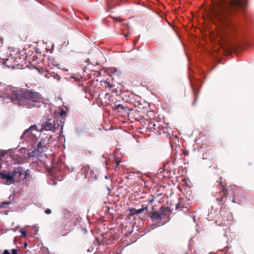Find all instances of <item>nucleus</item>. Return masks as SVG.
Masks as SVG:
<instances>
[{
  "mask_svg": "<svg viewBox=\"0 0 254 254\" xmlns=\"http://www.w3.org/2000/svg\"><path fill=\"white\" fill-rule=\"evenodd\" d=\"M246 6L247 2L244 0H217L212 7L211 14L228 34L236 28L229 19L230 8L233 7L244 8Z\"/></svg>",
  "mask_w": 254,
  "mask_h": 254,
  "instance_id": "1",
  "label": "nucleus"
},
{
  "mask_svg": "<svg viewBox=\"0 0 254 254\" xmlns=\"http://www.w3.org/2000/svg\"><path fill=\"white\" fill-rule=\"evenodd\" d=\"M9 98L14 104L27 108L40 107L43 104V98L40 93L26 88L12 91Z\"/></svg>",
  "mask_w": 254,
  "mask_h": 254,
  "instance_id": "2",
  "label": "nucleus"
},
{
  "mask_svg": "<svg viewBox=\"0 0 254 254\" xmlns=\"http://www.w3.org/2000/svg\"><path fill=\"white\" fill-rule=\"evenodd\" d=\"M64 122L60 121V124L58 123V121H56L52 119H48L43 122L41 127L39 128L36 125H32L29 128L26 129L21 136V138H30L31 139H36L37 135L36 133H39L43 130L52 131L56 132L58 130H62Z\"/></svg>",
  "mask_w": 254,
  "mask_h": 254,
  "instance_id": "3",
  "label": "nucleus"
},
{
  "mask_svg": "<svg viewBox=\"0 0 254 254\" xmlns=\"http://www.w3.org/2000/svg\"><path fill=\"white\" fill-rule=\"evenodd\" d=\"M217 182L218 184L216 187L218 190L215 192L214 196L216 197V201L222 205L220 208V215L223 218V220L225 221L227 219H230L232 217L231 212L223 206L228 196V191L225 185L223 184L222 178L221 177H219Z\"/></svg>",
  "mask_w": 254,
  "mask_h": 254,
  "instance_id": "4",
  "label": "nucleus"
},
{
  "mask_svg": "<svg viewBox=\"0 0 254 254\" xmlns=\"http://www.w3.org/2000/svg\"><path fill=\"white\" fill-rule=\"evenodd\" d=\"M51 137L52 135H50L49 137H46L45 138H42L37 145V148L27 153L28 157H34L41 154L43 152L46 151L48 149L47 145L49 143V140Z\"/></svg>",
  "mask_w": 254,
  "mask_h": 254,
  "instance_id": "5",
  "label": "nucleus"
},
{
  "mask_svg": "<svg viewBox=\"0 0 254 254\" xmlns=\"http://www.w3.org/2000/svg\"><path fill=\"white\" fill-rule=\"evenodd\" d=\"M13 179L16 182H20L24 181V170L21 167L16 168L12 172Z\"/></svg>",
  "mask_w": 254,
  "mask_h": 254,
  "instance_id": "6",
  "label": "nucleus"
},
{
  "mask_svg": "<svg viewBox=\"0 0 254 254\" xmlns=\"http://www.w3.org/2000/svg\"><path fill=\"white\" fill-rule=\"evenodd\" d=\"M4 64L8 67L14 68L15 65H18L19 61L17 58L9 56L4 62Z\"/></svg>",
  "mask_w": 254,
  "mask_h": 254,
  "instance_id": "7",
  "label": "nucleus"
},
{
  "mask_svg": "<svg viewBox=\"0 0 254 254\" xmlns=\"http://www.w3.org/2000/svg\"><path fill=\"white\" fill-rule=\"evenodd\" d=\"M0 177L2 179H5L6 180V183L7 184H10L13 183V174L10 175L8 173L4 171L3 172L0 173Z\"/></svg>",
  "mask_w": 254,
  "mask_h": 254,
  "instance_id": "8",
  "label": "nucleus"
},
{
  "mask_svg": "<svg viewBox=\"0 0 254 254\" xmlns=\"http://www.w3.org/2000/svg\"><path fill=\"white\" fill-rule=\"evenodd\" d=\"M10 156L13 160L14 164H21L24 162V158L23 156L21 155H19L14 153L13 154H11Z\"/></svg>",
  "mask_w": 254,
  "mask_h": 254,
  "instance_id": "9",
  "label": "nucleus"
},
{
  "mask_svg": "<svg viewBox=\"0 0 254 254\" xmlns=\"http://www.w3.org/2000/svg\"><path fill=\"white\" fill-rule=\"evenodd\" d=\"M149 216L152 221L155 222H158L162 219L161 214H160L159 212L157 211L150 212Z\"/></svg>",
  "mask_w": 254,
  "mask_h": 254,
  "instance_id": "10",
  "label": "nucleus"
},
{
  "mask_svg": "<svg viewBox=\"0 0 254 254\" xmlns=\"http://www.w3.org/2000/svg\"><path fill=\"white\" fill-rule=\"evenodd\" d=\"M81 174H84L85 178H87L88 176L91 174V171L90 170L89 166H84L82 168Z\"/></svg>",
  "mask_w": 254,
  "mask_h": 254,
  "instance_id": "11",
  "label": "nucleus"
},
{
  "mask_svg": "<svg viewBox=\"0 0 254 254\" xmlns=\"http://www.w3.org/2000/svg\"><path fill=\"white\" fill-rule=\"evenodd\" d=\"M160 214H161L162 217L163 218L164 216L167 215V212H170V209L168 207L162 206L160 209Z\"/></svg>",
  "mask_w": 254,
  "mask_h": 254,
  "instance_id": "12",
  "label": "nucleus"
},
{
  "mask_svg": "<svg viewBox=\"0 0 254 254\" xmlns=\"http://www.w3.org/2000/svg\"><path fill=\"white\" fill-rule=\"evenodd\" d=\"M82 86L84 90V93L86 94H88L90 95V97H93L94 96L93 92L89 87L84 88L82 85Z\"/></svg>",
  "mask_w": 254,
  "mask_h": 254,
  "instance_id": "13",
  "label": "nucleus"
},
{
  "mask_svg": "<svg viewBox=\"0 0 254 254\" xmlns=\"http://www.w3.org/2000/svg\"><path fill=\"white\" fill-rule=\"evenodd\" d=\"M192 90L193 91L194 98V102H193V104H194V103L196 101V100H197V97L198 96L199 91L198 90L195 91L193 87H192Z\"/></svg>",
  "mask_w": 254,
  "mask_h": 254,
  "instance_id": "14",
  "label": "nucleus"
},
{
  "mask_svg": "<svg viewBox=\"0 0 254 254\" xmlns=\"http://www.w3.org/2000/svg\"><path fill=\"white\" fill-rule=\"evenodd\" d=\"M147 209V207H143L142 208L135 209L134 210L135 211L134 213H136V214L141 213L143 212L145 210H146Z\"/></svg>",
  "mask_w": 254,
  "mask_h": 254,
  "instance_id": "15",
  "label": "nucleus"
},
{
  "mask_svg": "<svg viewBox=\"0 0 254 254\" xmlns=\"http://www.w3.org/2000/svg\"><path fill=\"white\" fill-rule=\"evenodd\" d=\"M5 86L4 84H0V92L6 94L5 91Z\"/></svg>",
  "mask_w": 254,
  "mask_h": 254,
  "instance_id": "16",
  "label": "nucleus"
},
{
  "mask_svg": "<svg viewBox=\"0 0 254 254\" xmlns=\"http://www.w3.org/2000/svg\"><path fill=\"white\" fill-rule=\"evenodd\" d=\"M105 83L107 84V85L110 88H111L114 85L113 84V82L108 79H107L106 81H105Z\"/></svg>",
  "mask_w": 254,
  "mask_h": 254,
  "instance_id": "17",
  "label": "nucleus"
},
{
  "mask_svg": "<svg viewBox=\"0 0 254 254\" xmlns=\"http://www.w3.org/2000/svg\"><path fill=\"white\" fill-rule=\"evenodd\" d=\"M30 173L29 172V170L24 171V179H26L27 178H29Z\"/></svg>",
  "mask_w": 254,
  "mask_h": 254,
  "instance_id": "18",
  "label": "nucleus"
},
{
  "mask_svg": "<svg viewBox=\"0 0 254 254\" xmlns=\"http://www.w3.org/2000/svg\"><path fill=\"white\" fill-rule=\"evenodd\" d=\"M66 116V112L65 111H64L63 109L61 110V116L62 117L61 120L60 121H62V120H64L63 118L64 117H65Z\"/></svg>",
  "mask_w": 254,
  "mask_h": 254,
  "instance_id": "19",
  "label": "nucleus"
},
{
  "mask_svg": "<svg viewBox=\"0 0 254 254\" xmlns=\"http://www.w3.org/2000/svg\"><path fill=\"white\" fill-rule=\"evenodd\" d=\"M10 203V202H3L1 203V207H4L6 206V205L9 204Z\"/></svg>",
  "mask_w": 254,
  "mask_h": 254,
  "instance_id": "20",
  "label": "nucleus"
},
{
  "mask_svg": "<svg viewBox=\"0 0 254 254\" xmlns=\"http://www.w3.org/2000/svg\"><path fill=\"white\" fill-rule=\"evenodd\" d=\"M95 73L94 74V75H96L97 76H99L101 75V71H94Z\"/></svg>",
  "mask_w": 254,
  "mask_h": 254,
  "instance_id": "21",
  "label": "nucleus"
},
{
  "mask_svg": "<svg viewBox=\"0 0 254 254\" xmlns=\"http://www.w3.org/2000/svg\"><path fill=\"white\" fill-rule=\"evenodd\" d=\"M113 8V6H112L110 3H108V7L107 8V11H109L111 9Z\"/></svg>",
  "mask_w": 254,
  "mask_h": 254,
  "instance_id": "22",
  "label": "nucleus"
},
{
  "mask_svg": "<svg viewBox=\"0 0 254 254\" xmlns=\"http://www.w3.org/2000/svg\"><path fill=\"white\" fill-rule=\"evenodd\" d=\"M45 212L47 214H50L51 213V210L50 209L47 208L45 210Z\"/></svg>",
  "mask_w": 254,
  "mask_h": 254,
  "instance_id": "23",
  "label": "nucleus"
},
{
  "mask_svg": "<svg viewBox=\"0 0 254 254\" xmlns=\"http://www.w3.org/2000/svg\"><path fill=\"white\" fill-rule=\"evenodd\" d=\"M182 204L181 203H179L176 205V209H178L182 207Z\"/></svg>",
  "mask_w": 254,
  "mask_h": 254,
  "instance_id": "24",
  "label": "nucleus"
},
{
  "mask_svg": "<svg viewBox=\"0 0 254 254\" xmlns=\"http://www.w3.org/2000/svg\"><path fill=\"white\" fill-rule=\"evenodd\" d=\"M151 198H149L148 200H149V202H152L154 200V196L151 195Z\"/></svg>",
  "mask_w": 254,
  "mask_h": 254,
  "instance_id": "25",
  "label": "nucleus"
},
{
  "mask_svg": "<svg viewBox=\"0 0 254 254\" xmlns=\"http://www.w3.org/2000/svg\"><path fill=\"white\" fill-rule=\"evenodd\" d=\"M12 254H17V250L16 249H12L11 250Z\"/></svg>",
  "mask_w": 254,
  "mask_h": 254,
  "instance_id": "26",
  "label": "nucleus"
},
{
  "mask_svg": "<svg viewBox=\"0 0 254 254\" xmlns=\"http://www.w3.org/2000/svg\"><path fill=\"white\" fill-rule=\"evenodd\" d=\"M21 232L22 235L23 237H26V232L25 231L21 230Z\"/></svg>",
  "mask_w": 254,
  "mask_h": 254,
  "instance_id": "27",
  "label": "nucleus"
},
{
  "mask_svg": "<svg viewBox=\"0 0 254 254\" xmlns=\"http://www.w3.org/2000/svg\"><path fill=\"white\" fill-rule=\"evenodd\" d=\"M134 210H135V209H132L131 210H130V212L131 215L136 214V213H135V211H134Z\"/></svg>",
  "mask_w": 254,
  "mask_h": 254,
  "instance_id": "28",
  "label": "nucleus"
},
{
  "mask_svg": "<svg viewBox=\"0 0 254 254\" xmlns=\"http://www.w3.org/2000/svg\"><path fill=\"white\" fill-rule=\"evenodd\" d=\"M232 202L233 203H236V196L235 194H233V200H232Z\"/></svg>",
  "mask_w": 254,
  "mask_h": 254,
  "instance_id": "29",
  "label": "nucleus"
},
{
  "mask_svg": "<svg viewBox=\"0 0 254 254\" xmlns=\"http://www.w3.org/2000/svg\"><path fill=\"white\" fill-rule=\"evenodd\" d=\"M117 108L118 109H124V107L122 105L119 104L117 106Z\"/></svg>",
  "mask_w": 254,
  "mask_h": 254,
  "instance_id": "30",
  "label": "nucleus"
},
{
  "mask_svg": "<svg viewBox=\"0 0 254 254\" xmlns=\"http://www.w3.org/2000/svg\"><path fill=\"white\" fill-rule=\"evenodd\" d=\"M140 105V103L139 102H137V104H135V107H138V108H140V107H139Z\"/></svg>",
  "mask_w": 254,
  "mask_h": 254,
  "instance_id": "31",
  "label": "nucleus"
},
{
  "mask_svg": "<svg viewBox=\"0 0 254 254\" xmlns=\"http://www.w3.org/2000/svg\"><path fill=\"white\" fill-rule=\"evenodd\" d=\"M86 69H87V67H86V66H84L83 67V68H82L83 71L84 72H85L86 71Z\"/></svg>",
  "mask_w": 254,
  "mask_h": 254,
  "instance_id": "32",
  "label": "nucleus"
},
{
  "mask_svg": "<svg viewBox=\"0 0 254 254\" xmlns=\"http://www.w3.org/2000/svg\"><path fill=\"white\" fill-rule=\"evenodd\" d=\"M82 231L84 233H86L87 232V230L85 228L82 229Z\"/></svg>",
  "mask_w": 254,
  "mask_h": 254,
  "instance_id": "33",
  "label": "nucleus"
},
{
  "mask_svg": "<svg viewBox=\"0 0 254 254\" xmlns=\"http://www.w3.org/2000/svg\"><path fill=\"white\" fill-rule=\"evenodd\" d=\"M127 25V28H128V25L127 23H123V25L124 26V25Z\"/></svg>",
  "mask_w": 254,
  "mask_h": 254,
  "instance_id": "34",
  "label": "nucleus"
},
{
  "mask_svg": "<svg viewBox=\"0 0 254 254\" xmlns=\"http://www.w3.org/2000/svg\"><path fill=\"white\" fill-rule=\"evenodd\" d=\"M89 59H87L85 61V62L86 63V62H88L89 63Z\"/></svg>",
  "mask_w": 254,
  "mask_h": 254,
  "instance_id": "35",
  "label": "nucleus"
},
{
  "mask_svg": "<svg viewBox=\"0 0 254 254\" xmlns=\"http://www.w3.org/2000/svg\"><path fill=\"white\" fill-rule=\"evenodd\" d=\"M57 79L58 80H59L60 79V77L58 75H57Z\"/></svg>",
  "mask_w": 254,
  "mask_h": 254,
  "instance_id": "36",
  "label": "nucleus"
},
{
  "mask_svg": "<svg viewBox=\"0 0 254 254\" xmlns=\"http://www.w3.org/2000/svg\"><path fill=\"white\" fill-rule=\"evenodd\" d=\"M124 21H125V20H123V19H121V20H120V22H124Z\"/></svg>",
  "mask_w": 254,
  "mask_h": 254,
  "instance_id": "37",
  "label": "nucleus"
},
{
  "mask_svg": "<svg viewBox=\"0 0 254 254\" xmlns=\"http://www.w3.org/2000/svg\"><path fill=\"white\" fill-rule=\"evenodd\" d=\"M127 35H128V33H127V34H125V37H127Z\"/></svg>",
  "mask_w": 254,
  "mask_h": 254,
  "instance_id": "38",
  "label": "nucleus"
},
{
  "mask_svg": "<svg viewBox=\"0 0 254 254\" xmlns=\"http://www.w3.org/2000/svg\"><path fill=\"white\" fill-rule=\"evenodd\" d=\"M0 40L1 41V43L2 42V40H3V38H0Z\"/></svg>",
  "mask_w": 254,
  "mask_h": 254,
  "instance_id": "39",
  "label": "nucleus"
},
{
  "mask_svg": "<svg viewBox=\"0 0 254 254\" xmlns=\"http://www.w3.org/2000/svg\"><path fill=\"white\" fill-rule=\"evenodd\" d=\"M85 97H86V98H89V97L87 96V95H85Z\"/></svg>",
  "mask_w": 254,
  "mask_h": 254,
  "instance_id": "40",
  "label": "nucleus"
},
{
  "mask_svg": "<svg viewBox=\"0 0 254 254\" xmlns=\"http://www.w3.org/2000/svg\"><path fill=\"white\" fill-rule=\"evenodd\" d=\"M24 246H25V247H26V246H27V244H26V243H25V244H24Z\"/></svg>",
  "mask_w": 254,
  "mask_h": 254,
  "instance_id": "41",
  "label": "nucleus"
}]
</instances>
